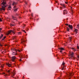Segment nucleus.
Listing matches in <instances>:
<instances>
[{
	"label": "nucleus",
	"mask_w": 79,
	"mask_h": 79,
	"mask_svg": "<svg viewBox=\"0 0 79 79\" xmlns=\"http://www.w3.org/2000/svg\"><path fill=\"white\" fill-rule=\"evenodd\" d=\"M65 69V66H64L62 69V70H64Z\"/></svg>",
	"instance_id": "20"
},
{
	"label": "nucleus",
	"mask_w": 79,
	"mask_h": 79,
	"mask_svg": "<svg viewBox=\"0 0 79 79\" xmlns=\"http://www.w3.org/2000/svg\"><path fill=\"white\" fill-rule=\"evenodd\" d=\"M16 39V36H14L13 38V40H15Z\"/></svg>",
	"instance_id": "15"
},
{
	"label": "nucleus",
	"mask_w": 79,
	"mask_h": 79,
	"mask_svg": "<svg viewBox=\"0 0 79 79\" xmlns=\"http://www.w3.org/2000/svg\"><path fill=\"white\" fill-rule=\"evenodd\" d=\"M6 38V36H4L3 38L2 39V40H5V39Z\"/></svg>",
	"instance_id": "14"
},
{
	"label": "nucleus",
	"mask_w": 79,
	"mask_h": 79,
	"mask_svg": "<svg viewBox=\"0 0 79 79\" xmlns=\"http://www.w3.org/2000/svg\"><path fill=\"white\" fill-rule=\"evenodd\" d=\"M77 58H78V59H79V55L77 56Z\"/></svg>",
	"instance_id": "32"
},
{
	"label": "nucleus",
	"mask_w": 79,
	"mask_h": 79,
	"mask_svg": "<svg viewBox=\"0 0 79 79\" xmlns=\"http://www.w3.org/2000/svg\"><path fill=\"white\" fill-rule=\"evenodd\" d=\"M74 53L73 52H72V54H70V56L71 57H73V56H74Z\"/></svg>",
	"instance_id": "8"
},
{
	"label": "nucleus",
	"mask_w": 79,
	"mask_h": 79,
	"mask_svg": "<svg viewBox=\"0 0 79 79\" xmlns=\"http://www.w3.org/2000/svg\"><path fill=\"white\" fill-rule=\"evenodd\" d=\"M6 64L7 66H9V67H11V64L9 63H7Z\"/></svg>",
	"instance_id": "11"
},
{
	"label": "nucleus",
	"mask_w": 79,
	"mask_h": 79,
	"mask_svg": "<svg viewBox=\"0 0 79 79\" xmlns=\"http://www.w3.org/2000/svg\"><path fill=\"white\" fill-rule=\"evenodd\" d=\"M12 31V30H9L8 31V32L7 35H8L9 34H10V33H11V32Z\"/></svg>",
	"instance_id": "6"
},
{
	"label": "nucleus",
	"mask_w": 79,
	"mask_h": 79,
	"mask_svg": "<svg viewBox=\"0 0 79 79\" xmlns=\"http://www.w3.org/2000/svg\"><path fill=\"white\" fill-rule=\"evenodd\" d=\"M24 42H25V41H24V40H23V41H22L21 42V43H22V44H24Z\"/></svg>",
	"instance_id": "23"
},
{
	"label": "nucleus",
	"mask_w": 79,
	"mask_h": 79,
	"mask_svg": "<svg viewBox=\"0 0 79 79\" xmlns=\"http://www.w3.org/2000/svg\"><path fill=\"white\" fill-rule=\"evenodd\" d=\"M1 71H3V69H1Z\"/></svg>",
	"instance_id": "45"
},
{
	"label": "nucleus",
	"mask_w": 79,
	"mask_h": 79,
	"mask_svg": "<svg viewBox=\"0 0 79 79\" xmlns=\"http://www.w3.org/2000/svg\"><path fill=\"white\" fill-rule=\"evenodd\" d=\"M16 57L15 56H13L11 57V60L12 61H15V60H16Z\"/></svg>",
	"instance_id": "3"
},
{
	"label": "nucleus",
	"mask_w": 79,
	"mask_h": 79,
	"mask_svg": "<svg viewBox=\"0 0 79 79\" xmlns=\"http://www.w3.org/2000/svg\"><path fill=\"white\" fill-rule=\"evenodd\" d=\"M67 31H68L69 32V29L68 28H67Z\"/></svg>",
	"instance_id": "28"
},
{
	"label": "nucleus",
	"mask_w": 79,
	"mask_h": 79,
	"mask_svg": "<svg viewBox=\"0 0 79 79\" xmlns=\"http://www.w3.org/2000/svg\"><path fill=\"white\" fill-rule=\"evenodd\" d=\"M25 25L24 26H25V25Z\"/></svg>",
	"instance_id": "51"
},
{
	"label": "nucleus",
	"mask_w": 79,
	"mask_h": 79,
	"mask_svg": "<svg viewBox=\"0 0 79 79\" xmlns=\"http://www.w3.org/2000/svg\"><path fill=\"white\" fill-rule=\"evenodd\" d=\"M19 61H22V60H21V59H19Z\"/></svg>",
	"instance_id": "37"
},
{
	"label": "nucleus",
	"mask_w": 79,
	"mask_h": 79,
	"mask_svg": "<svg viewBox=\"0 0 79 79\" xmlns=\"http://www.w3.org/2000/svg\"><path fill=\"white\" fill-rule=\"evenodd\" d=\"M23 31L24 32H25V33H26V32L25 31L23 30Z\"/></svg>",
	"instance_id": "41"
},
{
	"label": "nucleus",
	"mask_w": 79,
	"mask_h": 79,
	"mask_svg": "<svg viewBox=\"0 0 79 79\" xmlns=\"http://www.w3.org/2000/svg\"><path fill=\"white\" fill-rule=\"evenodd\" d=\"M12 19H15V18L13 16H12Z\"/></svg>",
	"instance_id": "30"
},
{
	"label": "nucleus",
	"mask_w": 79,
	"mask_h": 79,
	"mask_svg": "<svg viewBox=\"0 0 79 79\" xmlns=\"http://www.w3.org/2000/svg\"><path fill=\"white\" fill-rule=\"evenodd\" d=\"M57 79H60V78H58Z\"/></svg>",
	"instance_id": "46"
},
{
	"label": "nucleus",
	"mask_w": 79,
	"mask_h": 79,
	"mask_svg": "<svg viewBox=\"0 0 79 79\" xmlns=\"http://www.w3.org/2000/svg\"><path fill=\"white\" fill-rule=\"evenodd\" d=\"M17 1H19V0H17Z\"/></svg>",
	"instance_id": "47"
},
{
	"label": "nucleus",
	"mask_w": 79,
	"mask_h": 79,
	"mask_svg": "<svg viewBox=\"0 0 79 79\" xmlns=\"http://www.w3.org/2000/svg\"><path fill=\"white\" fill-rule=\"evenodd\" d=\"M3 1L1 4L2 7L0 8L1 11H2V10H4V11H5V8H6V6H5V5H6V2H5V0H3ZM2 5L4 6H2Z\"/></svg>",
	"instance_id": "2"
},
{
	"label": "nucleus",
	"mask_w": 79,
	"mask_h": 79,
	"mask_svg": "<svg viewBox=\"0 0 79 79\" xmlns=\"http://www.w3.org/2000/svg\"><path fill=\"white\" fill-rule=\"evenodd\" d=\"M65 3H66V4H68V2H65Z\"/></svg>",
	"instance_id": "38"
},
{
	"label": "nucleus",
	"mask_w": 79,
	"mask_h": 79,
	"mask_svg": "<svg viewBox=\"0 0 79 79\" xmlns=\"http://www.w3.org/2000/svg\"><path fill=\"white\" fill-rule=\"evenodd\" d=\"M69 27L70 28V29H73V26H72V25H69Z\"/></svg>",
	"instance_id": "5"
},
{
	"label": "nucleus",
	"mask_w": 79,
	"mask_h": 79,
	"mask_svg": "<svg viewBox=\"0 0 79 79\" xmlns=\"http://www.w3.org/2000/svg\"><path fill=\"white\" fill-rule=\"evenodd\" d=\"M60 53H62V50H60Z\"/></svg>",
	"instance_id": "42"
},
{
	"label": "nucleus",
	"mask_w": 79,
	"mask_h": 79,
	"mask_svg": "<svg viewBox=\"0 0 79 79\" xmlns=\"http://www.w3.org/2000/svg\"><path fill=\"white\" fill-rule=\"evenodd\" d=\"M72 50H73L74 51V52L76 51V48H72Z\"/></svg>",
	"instance_id": "13"
},
{
	"label": "nucleus",
	"mask_w": 79,
	"mask_h": 79,
	"mask_svg": "<svg viewBox=\"0 0 79 79\" xmlns=\"http://www.w3.org/2000/svg\"><path fill=\"white\" fill-rule=\"evenodd\" d=\"M64 64H65V63H64V62H63L62 64V65H63V66H64Z\"/></svg>",
	"instance_id": "26"
},
{
	"label": "nucleus",
	"mask_w": 79,
	"mask_h": 79,
	"mask_svg": "<svg viewBox=\"0 0 79 79\" xmlns=\"http://www.w3.org/2000/svg\"><path fill=\"white\" fill-rule=\"evenodd\" d=\"M69 79H71L70 78H69Z\"/></svg>",
	"instance_id": "50"
},
{
	"label": "nucleus",
	"mask_w": 79,
	"mask_h": 79,
	"mask_svg": "<svg viewBox=\"0 0 79 79\" xmlns=\"http://www.w3.org/2000/svg\"><path fill=\"white\" fill-rule=\"evenodd\" d=\"M7 73H9V74H10V72H11V70H8V71H7Z\"/></svg>",
	"instance_id": "16"
},
{
	"label": "nucleus",
	"mask_w": 79,
	"mask_h": 79,
	"mask_svg": "<svg viewBox=\"0 0 79 79\" xmlns=\"http://www.w3.org/2000/svg\"><path fill=\"white\" fill-rule=\"evenodd\" d=\"M59 49L60 50H64V49L63 48H59Z\"/></svg>",
	"instance_id": "18"
},
{
	"label": "nucleus",
	"mask_w": 79,
	"mask_h": 79,
	"mask_svg": "<svg viewBox=\"0 0 79 79\" xmlns=\"http://www.w3.org/2000/svg\"><path fill=\"white\" fill-rule=\"evenodd\" d=\"M10 25L12 26H15V25L12 23H10Z\"/></svg>",
	"instance_id": "27"
},
{
	"label": "nucleus",
	"mask_w": 79,
	"mask_h": 79,
	"mask_svg": "<svg viewBox=\"0 0 79 79\" xmlns=\"http://www.w3.org/2000/svg\"><path fill=\"white\" fill-rule=\"evenodd\" d=\"M77 31H78V30L77 29H75L74 31V32H75V33L76 34H77V33H78V32H77Z\"/></svg>",
	"instance_id": "7"
},
{
	"label": "nucleus",
	"mask_w": 79,
	"mask_h": 79,
	"mask_svg": "<svg viewBox=\"0 0 79 79\" xmlns=\"http://www.w3.org/2000/svg\"><path fill=\"white\" fill-rule=\"evenodd\" d=\"M65 24V25H66V26H68V24L66 23Z\"/></svg>",
	"instance_id": "40"
},
{
	"label": "nucleus",
	"mask_w": 79,
	"mask_h": 79,
	"mask_svg": "<svg viewBox=\"0 0 79 79\" xmlns=\"http://www.w3.org/2000/svg\"><path fill=\"white\" fill-rule=\"evenodd\" d=\"M25 4H26V5H27V3L26 2L25 3Z\"/></svg>",
	"instance_id": "43"
},
{
	"label": "nucleus",
	"mask_w": 79,
	"mask_h": 79,
	"mask_svg": "<svg viewBox=\"0 0 79 79\" xmlns=\"http://www.w3.org/2000/svg\"><path fill=\"white\" fill-rule=\"evenodd\" d=\"M77 28H79V25H77Z\"/></svg>",
	"instance_id": "35"
},
{
	"label": "nucleus",
	"mask_w": 79,
	"mask_h": 79,
	"mask_svg": "<svg viewBox=\"0 0 79 79\" xmlns=\"http://www.w3.org/2000/svg\"><path fill=\"white\" fill-rule=\"evenodd\" d=\"M32 16H33L32 15Z\"/></svg>",
	"instance_id": "49"
},
{
	"label": "nucleus",
	"mask_w": 79,
	"mask_h": 79,
	"mask_svg": "<svg viewBox=\"0 0 79 79\" xmlns=\"http://www.w3.org/2000/svg\"><path fill=\"white\" fill-rule=\"evenodd\" d=\"M10 8H11V6L10 5L7 9V10H11Z\"/></svg>",
	"instance_id": "9"
},
{
	"label": "nucleus",
	"mask_w": 79,
	"mask_h": 79,
	"mask_svg": "<svg viewBox=\"0 0 79 79\" xmlns=\"http://www.w3.org/2000/svg\"><path fill=\"white\" fill-rule=\"evenodd\" d=\"M2 28H0V31H2Z\"/></svg>",
	"instance_id": "36"
},
{
	"label": "nucleus",
	"mask_w": 79,
	"mask_h": 79,
	"mask_svg": "<svg viewBox=\"0 0 79 79\" xmlns=\"http://www.w3.org/2000/svg\"><path fill=\"white\" fill-rule=\"evenodd\" d=\"M3 66H4V65H2L1 66V68H3Z\"/></svg>",
	"instance_id": "24"
},
{
	"label": "nucleus",
	"mask_w": 79,
	"mask_h": 79,
	"mask_svg": "<svg viewBox=\"0 0 79 79\" xmlns=\"http://www.w3.org/2000/svg\"><path fill=\"white\" fill-rule=\"evenodd\" d=\"M12 32L13 33V34H15V31H13L12 30Z\"/></svg>",
	"instance_id": "29"
},
{
	"label": "nucleus",
	"mask_w": 79,
	"mask_h": 79,
	"mask_svg": "<svg viewBox=\"0 0 79 79\" xmlns=\"http://www.w3.org/2000/svg\"><path fill=\"white\" fill-rule=\"evenodd\" d=\"M12 77H13L16 74V73H15V72H13L11 73Z\"/></svg>",
	"instance_id": "4"
},
{
	"label": "nucleus",
	"mask_w": 79,
	"mask_h": 79,
	"mask_svg": "<svg viewBox=\"0 0 79 79\" xmlns=\"http://www.w3.org/2000/svg\"><path fill=\"white\" fill-rule=\"evenodd\" d=\"M16 8V7H15V6H14L13 7V8Z\"/></svg>",
	"instance_id": "44"
},
{
	"label": "nucleus",
	"mask_w": 79,
	"mask_h": 79,
	"mask_svg": "<svg viewBox=\"0 0 79 79\" xmlns=\"http://www.w3.org/2000/svg\"><path fill=\"white\" fill-rule=\"evenodd\" d=\"M3 37V35L2 34L1 35V36L0 37V39H2V37Z\"/></svg>",
	"instance_id": "19"
},
{
	"label": "nucleus",
	"mask_w": 79,
	"mask_h": 79,
	"mask_svg": "<svg viewBox=\"0 0 79 79\" xmlns=\"http://www.w3.org/2000/svg\"><path fill=\"white\" fill-rule=\"evenodd\" d=\"M6 45H5V46H6Z\"/></svg>",
	"instance_id": "48"
},
{
	"label": "nucleus",
	"mask_w": 79,
	"mask_h": 79,
	"mask_svg": "<svg viewBox=\"0 0 79 79\" xmlns=\"http://www.w3.org/2000/svg\"><path fill=\"white\" fill-rule=\"evenodd\" d=\"M18 34L19 35H20L21 34V32H19L18 33Z\"/></svg>",
	"instance_id": "22"
},
{
	"label": "nucleus",
	"mask_w": 79,
	"mask_h": 79,
	"mask_svg": "<svg viewBox=\"0 0 79 79\" xmlns=\"http://www.w3.org/2000/svg\"><path fill=\"white\" fill-rule=\"evenodd\" d=\"M64 12V14H67V11H66V10H64L63 11Z\"/></svg>",
	"instance_id": "10"
},
{
	"label": "nucleus",
	"mask_w": 79,
	"mask_h": 79,
	"mask_svg": "<svg viewBox=\"0 0 79 79\" xmlns=\"http://www.w3.org/2000/svg\"><path fill=\"white\" fill-rule=\"evenodd\" d=\"M0 46H1V47H2V44H0Z\"/></svg>",
	"instance_id": "39"
},
{
	"label": "nucleus",
	"mask_w": 79,
	"mask_h": 79,
	"mask_svg": "<svg viewBox=\"0 0 79 79\" xmlns=\"http://www.w3.org/2000/svg\"><path fill=\"white\" fill-rule=\"evenodd\" d=\"M0 21H2V20L1 19V18H0Z\"/></svg>",
	"instance_id": "34"
},
{
	"label": "nucleus",
	"mask_w": 79,
	"mask_h": 79,
	"mask_svg": "<svg viewBox=\"0 0 79 79\" xmlns=\"http://www.w3.org/2000/svg\"><path fill=\"white\" fill-rule=\"evenodd\" d=\"M18 11V8H16V9H15L14 10V11H15L16 12V11Z\"/></svg>",
	"instance_id": "21"
},
{
	"label": "nucleus",
	"mask_w": 79,
	"mask_h": 79,
	"mask_svg": "<svg viewBox=\"0 0 79 79\" xmlns=\"http://www.w3.org/2000/svg\"><path fill=\"white\" fill-rule=\"evenodd\" d=\"M15 23V22H13V21H12L11 22V24H13V23Z\"/></svg>",
	"instance_id": "33"
},
{
	"label": "nucleus",
	"mask_w": 79,
	"mask_h": 79,
	"mask_svg": "<svg viewBox=\"0 0 79 79\" xmlns=\"http://www.w3.org/2000/svg\"><path fill=\"white\" fill-rule=\"evenodd\" d=\"M11 50L12 52V55H17V52H21L23 49H21L20 50L19 49L16 50V49L12 48L11 49Z\"/></svg>",
	"instance_id": "1"
},
{
	"label": "nucleus",
	"mask_w": 79,
	"mask_h": 79,
	"mask_svg": "<svg viewBox=\"0 0 79 79\" xmlns=\"http://www.w3.org/2000/svg\"><path fill=\"white\" fill-rule=\"evenodd\" d=\"M16 5V3H15V2H14L12 4V5L13 6H14V5Z\"/></svg>",
	"instance_id": "17"
},
{
	"label": "nucleus",
	"mask_w": 79,
	"mask_h": 79,
	"mask_svg": "<svg viewBox=\"0 0 79 79\" xmlns=\"http://www.w3.org/2000/svg\"><path fill=\"white\" fill-rule=\"evenodd\" d=\"M60 5H61V6H63V8H65V6H64V5L63 4L61 3L60 4Z\"/></svg>",
	"instance_id": "12"
},
{
	"label": "nucleus",
	"mask_w": 79,
	"mask_h": 79,
	"mask_svg": "<svg viewBox=\"0 0 79 79\" xmlns=\"http://www.w3.org/2000/svg\"><path fill=\"white\" fill-rule=\"evenodd\" d=\"M3 74H5V75H4V76H7V74H5V73H3Z\"/></svg>",
	"instance_id": "25"
},
{
	"label": "nucleus",
	"mask_w": 79,
	"mask_h": 79,
	"mask_svg": "<svg viewBox=\"0 0 79 79\" xmlns=\"http://www.w3.org/2000/svg\"><path fill=\"white\" fill-rule=\"evenodd\" d=\"M77 49H79V47L78 46H77Z\"/></svg>",
	"instance_id": "31"
}]
</instances>
